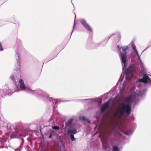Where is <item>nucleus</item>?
I'll use <instances>...</instances> for the list:
<instances>
[{"label": "nucleus", "mask_w": 151, "mask_h": 151, "mask_svg": "<svg viewBox=\"0 0 151 151\" xmlns=\"http://www.w3.org/2000/svg\"><path fill=\"white\" fill-rule=\"evenodd\" d=\"M132 99V96H129L126 97L125 99V101L127 103V104L122 103L121 106L118 107L115 114V116L116 117L118 116L119 118L124 116V112H125L126 114L128 115L131 113V104L129 103Z\"/></svg>", "instance_id": "obj_1"}, {"label": "nucleus", "mask_w": 151, "mask_h": 151, "mask_svg": "<svg viewBox=\"0 0 151 151\" xmlns=\"http://www.w3.org/2000/svg\"><path fill=\"white\" fill-rule=\"evenodd\" d=\"M136 67L133 65L129 66L125 71V74L126 76V79L127 80H130L133 76L134 73L136 70Z\"/></svg>", "instance_id": "obj_2"}, {"label": "nucleus", "mask_w": 151, "mask_h": 151, "mask_svg": "<svg viewBox=\"0 0 151 151\" xmlns=\"http://www.w3.org/2000/svg\"><path fill=\"white\" fill-rule=\"evenodd\" d=\"M128 49L129 47L128 46L126 47H123L122 49V50L124 52V53L122 54V59L124 64H125L126 63V59L127 58L126 51Z\"/></svg>", "instance_id": "obj_3"}, {"label": "nucleus", "mask_w": 151, "mask_h": 151, "mask_svg": "<svg viewBox=\"0 0 151 151\" xmlns=\"http://www.w3.org/2000/svg\"><path fill=\"white\" fill-rule=\"evenodd\" d=\"M149 80L150 79L149 76L146 74H144L142 78L139 79L138 81L146 83L148 82Z\"/></svg>", "instance_id": "obj_4"}, {"label": "nucleus", "mask_w": 151, "mask_h": 151, "mask_svg": "<svg viewBox=\"0 0 151 151\" xmlns=\"http://www.w3.org/2000/svg\"><path fill=\"white\" fill-rule=\"evenodd\" d=\"M109 107V105L108 102L105 103L101 109V112H103L105 110L107 109Z\"/></svg>", "instance_id": "obj_5"}, {"label": "nucleus", "mask_w": 151, "mask_h": 151, "mask_svg": "<svg viewBox=\"0 0 151 151\" xmlns=\"http://www.w3.org/2000/svg\"><path fill=\"white\" fill-rule=\"evenodd\" d=\"M19 83L20 84V88L21 89H25L26 87L24 84L23 81L22 79L19 80Z\"/></svg>", "instance_id": "obj_6"}, {"label": "nucleus", "mask_w": 151, "mask_h": 151, "mask_svg": "<svg viewBox=\"0 0 151 151\" xmlns=\"http://www.w3.org/2000/svg\"><path fill=\"white\" fill-rule=\"evenodd\" d=\"M77 132V131L76 129H69L68 130L67 133L69 134H75Z\"/></svg>", "instance_id": "obj_7"}, {"label": "nucleus", "mask_w": 151, "mask_h": 151, "mask_svg": "<svg viewBox=\"0 0 151 151\" xmlns=\"http://www.w3.org/2000/svg\"><path fill=\"white\" fill-rule=\"evenodd\" d=\"M87 31L92 32H93V30L91 27L88 24L84 27Z\"/></svg>", "instance_id": "obj_8"}, {"label": "nucleus", "mask_w": 151, "mask_h": 151, "mask_svg": "<svg viewBox=\"0 0 151 151\" xmlns=\"http://www.w3.org/2000/svg\"><path fill=\"white\" fill-rule=\"evenodd\" d=\"M81 22L84 27L88 24L84 20H81Z\"/></svg>", "instance_id": "obj_9"}, {"label": "nucleus", "mask_w": 151, "mask_h": 151, "mask_svg": "<svg viewBox=\"0 0 151 151\" xmlns=\"http://www.w3.org/2000/svg\"><path fill=\"white\" fill-rule=\"evenodd\" d=\"M73 120V118L70 119L68 122L67 123L66 125L67 126H70L72 124Z\"/></svg>", "instance_id": "obj_10"}, {"label": "nucleus", "mask_w": 151, "mask_h": 151, "mask_svg": "<svg viewBox=\"0 0 151 151\" xmlns=\"http://www.w3.org/2000/svg\"><path fill=\"white\" fill-rule=\"evenodd\" d=\"M112 151H119V149L118 147L115 146L113 147Z\"/></svg>", "instance_id": "obj_11"}, {"label": "nucleus", "mask_w": 151, "mask_h": 151, "mask_svg": "<svg viewBox=\"0 0 151 151\" xmlns=\"http://www.w3.org/2000/svg\"><path fill=\"white\" fill-rule=\"evenodd\" d=\"M70 138L71 139L72 141H74L75 140V138L73 134H71L70 135Z\"/></svg>", "instance_id": "obj_12"}, {"label": "nucleus", "mask_w": 151, "mask_h": 151, "mask_svg": "<svg viewBox=\"0 0 151 151\" xmlns=\"http://www.w3.org/2000/svg\"><path fill=\"white\" fill-rule=\"evenodd\" d=\"M52 129H54L59 130V127L58 126H54L52 127Z\"/></svg>", "instance_id": "obj_13"}, {"label": "nucleus", "mask_w": 151, "mask_h": 151, "mask_svg": "<svg viewBox=\"0 0 151 151\" xmlns=\"http://www.w3.org/2000/svg\"><path fill=\"white\" fill-rule=\"evenodd\" d=\"M0 50L1 51L3 50V49L1 43H0Z\"/></svg>", "instance_id": "obj_14"}, {"label": "nucleus", "mask_w": 151, "mask_h": 151, "mask_svg": "<svg viewBox=\"0 0 151 151\" xmlns=\"http://www.w3.org/2000/svg\"><path fill=\"white\" fill-rule=\"evenodd\" d=\"M11 79L13 81H14V76H13V75H12L11 76Z\"/></svg>", "instance_id": "obj_15"}, {"label": "nucleus", "mask_w": 151, "mask_h": 151, "mask_svg": "<svg viewBox=\"0 0 151 151\" xmlns=\"http://www.w3.org/2000/svg\"><path fill=\"white\" fill-rule=\"evenodd\" d=\"M135 51L136 52L137 56H138V55H139L136 49H135Z\"/></svg>", "instance_id": "obj_16"}, {"label": "nucleus", "mask_w": 151, "mask_h": 151, "mask_svg": "<svg viewBox=\"0 0 151 151\" xmlns=\"http://www.w3.org/2000/svg\"><path fill=\"white\" fill-rule=\"evenodd\" d=\"M82 119L84 121H85L86 120V119L84 117H82Z\"/></svg>", "instance_id": "obj_17"}, {"label": "nucleus", "mask_w": 151, "mask_h": 151, "mask_svg": "<svg viewBox=\"0 0 151 151\" xmlns=\"http://www.w3.org/2000/svg\"><path fill=\"white\" fill-rule=\"evenodd\" d=\"M52 134H50V136H49V138H51L52 137Z\"/></svg>", "instance_id": "obj_18"}, {"label": "nucleus", "mask_w": 151, "mask_h": 151, "mask_svg": "<svg viewBox=\"0 0 151 151\" xmlns=\"http://www.w3.org/2000/svg\"><path fill=\"white\" fill-rule=\"evenodd\" d=\"M17 64H18L17 65H18V67H19H19H20V66H19L20 63H17Z\"/></svg>", "instance_id": "obj_19"}, {"label": "nucleus", "mask_w": 151, "mask_h": 151, "mask_svg": "<svg viewBox=\"0 0 151 151\" xmlns=\"http://www.w3.org/2000/svg\"><path fill=\"white\" fill-rule=\"evenodd\" d=\"M124 133H125V134H127V135H128V134H128V132H124Z\"/></svg>", "instance_id": "obj_20"}, {"label": "nucleus", "mask_w": 151, "mask_h": 151, "mask_svg": "<svg viewBox=\"0 0 151 151\" xmlns=\"http://www.w3.org/2000/svg\"><path fill=\"white\" fill-rule=\"evenodd\" d=\"M138 57L139 60L141 61V59H140V57L139 55H138Z\"/></svg>", "instance_id": "obj_21"}, {"label": "nucleus", "mask_w": 151, "mask_h": 151, "mask_svg": "<svg viewBox=\"0 0 151 151\" xmlns=\"http://www.w3.org/2000/svg\"><path fill=\"white\" fill-rule=\"evenodd\" d=\"M45 151V150L44 149H42L40 151Z\"/></svg>", "instance_id": "obj_22"}, {"label": "nucleus", "mask_w": 151, "mask_h": 151, "mask_svg": "<svg viewBox=\"0 0 151 151\" xmlns=\"http://www.w3.org/2000/svg\"><path fill=\"white\" fill-rule=\"evenodd\" d=\"M133 48H134V50H135V49H136V48H135V47H133Z\"/></svg>", "instance_id": "obj_23"}, {"label": "nucleus", "mask_w": 151, "mask_h": 151, "mask_svg": "<svg viewBox=\"0 0 151 151\" xmlns=\"http://www.w3.org/2000/svg\"><path fill=\"white\" fill-rule=\"evenodd\" d=\"M133 48H134V50H135V49H136V48H135V47H133Z\"/></svg>", "instance_id": "obj_24"}, {"label": "nucleus", "mask_w": 151, "mask_h": 151, "mask_svg": "<svg viewBox=\"0 0 151 151\" xmlns=\"http://www.w3.org/2000/svg\"><path fill=\"white\" fill-rule=\"evenodd\" d=\"M87 122H88V123H90V121H89V120H87Z\"/></svg>", "instance_id": "obj_25"}, {"label": "nucleus", "mask_w": 151, "mask_h": 151, "mask_svg": "<svg viewBox=\"0 0 151 151\" xmlns=\"http://www.w3.org/2000/svg\"><path fill=\"white\" fill-rule=\"evenodd\" d=\"M1 132L0 131V133Z\"/></svg>", "instance_id": "obj_26"}]
</instances>
